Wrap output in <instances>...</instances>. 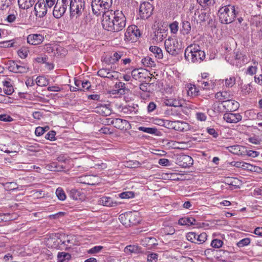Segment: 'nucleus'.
<instances>
[{"label": "nucleus", "mask_w": 262, "mask_h": 262, "mask_svg": "<svg viewBox=\"0 0 262 262\" xmlns=\"http://www.w3.org/2000/svg\"><path fill=\"white\" fill-rule=\"evenodd\" d=\"M102 25L108 31L119 32L125 27L126 18L122 11L112 10L103 15Z\"/></svg>", "instance_id": "nucleus-1"}, {"label": "nucleus", "mask_w": 262, "mask_h": 262, "mask_svg": "<svg viewBox=\"0 0 262 262\" xmlns=\"http://www.w3.org/2000/svg\"><path fill=\"white\" fill-rule=\"evenodd\" d=\"M205 58V52L196 45H191L185 50V58L188 61L201 62Z\"/></svg>", "instance_id": "nucleus-2"}, {"label": "nucleus", "mask_w": 262, "mask_h": 262, "mask_svg": "<svg viewBox=\"0 0 262 262\" xmlns=\"http://www.w3.org/2000/svg\"><path fill=\"white\" fill-rule=\"evenodd\" d=\"M237 14L235 6L228 5L222 7L219 10V17L222 24H228L233 22Z\"/></svg>", "instance_id": "nucleus-3"}, {"label": "nucleus", "mask_w": 262, "mask_h": 262, "mask_svg": "<svg viewBox=\"0 0 262 262\" xmlns=\"http://www.w3.org/2000/svg\"><path fill=\"white\" fill-rule=\"evenodd\" d=\"M113 0H92L91 6L94 14L98 16L105 15L112 6Z\"/></svg>", "instance_id": "nucleus-4"}, {"label": "nucleus", "mask_w": 262, "mask_h": 262, "mask_svg": "<svg viewBox=\"0 0 262 262\" xmlns=\"http://www.w3.org/2000/svg\"><path fill=\"white\" fill-rule=\"evenodd\" d=\"M164 46L166 51L172 56H176L182 52L181 45L176 39H166L165 41Z\"/></svg>", "instance_id": "nucleus-5"}, {"label": "nucleus", "mask_w": 262, "mask_h": 262, "mask_svg": "<svg viewBox=\"0 0 262 262\" xmlns=\"http://www.w3.org/2000/svg\"><path fill=\"white\" fill-rule=\"evenodd\" d=\"M84 8V0H72L70 5L71 15L77 17L82 14Z\"/></svg>", "instance_id": "nucleus-6"}, {"label": "nucleus", "mask_w": 262, "mask_h": 262, "mask_svg": "<svg viewBox=\"0 0 262 262\" xmlns=\"http://www.w3.org/2000/svg\"><path fill=\"white\" fill-rule=\"evenodd\" d=\"M140 36V31L136 26L128 27L124 34L125 39L132 42L136 41Z\"/></svg>", "instance_id": "nucleus-7"}, {"label": "nucleus", "mask_w": 262, "mask_h": 262, "mask_svg": "<svg viewBox=\"0 0 262 262\" xmlns=\"http://www.w3.org/2000/svg\"><path fill=\"white\" fill-rule=\"evenodd\" d=\"M186 238L188 241L192 243L201 244L204 243L206 241L207 235L205 232L198 235L195 232H190L187 234Z\"/></svg>", "instance_id": "nucleus-8"}, {"label": "nucleus", "mask_w": 262, "mask_h": 262, "mask_svg": "<svg viewBox=\"0 0 262 262\" xmlns=\"http://www.w3.org/2000/svg\"><path fill=\"white\" fill-rule=\"evenodd\" d=\"M153 7L151 4L148 2H144L140 5L139 13L142 19L148 18L152 13Z\"/></svg>", "instance_id": "nucleus-9"}, {"label": "nucleus", "mask_w": 262, "mask_h": 262, "mask_svg": "<svg viewBox=\"0 0 262 262\" xmlns=\"http://www.w3.org/2000/svg\"><path fill=\"white\" fill-rule=\"evenodd\" d=\"M48 8L44 0H38L34 6L35 15L40 18L43 17L46 15Z\"/></svg>", "instance_id": "nucleus-10"}, {"label": "nucleus", "mask_w": 262, "mask_h": 262, "mask_svg": "<svg viewBox=\"0 0 262 262\" xmlns=\"http://www.w3.org/2000/svg\"><path fill=\"white\" fill-rule=\"evenodd\" d=\"M222 104L226 112L234 111L239 107L238 102L231 99L223 100L222 102Z\"/></svg>", "instance_id": "nucleus-11"}, {"label": "nucleus", "mask_w": 262, "mask_h": 262, "mask_svg": "<svg viewBox=\"0 0 262 262\" xmlns=\"http://www.w3.org/2000/svg\"><path fill=\"white\" fill-rule=\"evenodd\" d=\"M44 40V37L41 34H32L27 37V42L31 45H38Z\"/></svg>", "instance_id": "nucleus-12"}, {"label": "nucleus", "mask_w": 262, "mask_h": 262, "mask_svg": "<svg viewBox=\"0 0 262 262\" xmlns=\"http://www.w3.org/2000/svg\"><path fill=\"white\" fill-rule=\"evenodd\" d=\"M210 13L206 11L205 10H197L194 13L195 16L198 15V19H196L198 23H201L209 20Z\"/></svg>", "instance_id": "nucleus-13"}, {"label": "nucleus", "mask_w": 262, "mask_h": 262, "mask_svg": "<svg viewBox=\"0 0 262 262\" xmlns=\"http://www.w3.org/2000/svg\"><path fill=\"white\" fill-rule=\"evenodd\" d=\"M242 118V116L238 113H225L224 115V120L230 123H236L240 121Z\"/></svg>", "instance_id": "nucleus-14"}, {"label": "nucleus", "mask_w": 262, "mask_h": 262, "mask_svg": "<svg viewBox=\"0 0 262 262\" xmlns=\"http://www.w3.org/2000/svg\"><path fill=\"white\" fill-rule=\"evenodd\" d=\"M111 124L116 128L121 130L123 129L124 128H127L129 125V122L127 120L120 118L113 119L111 121Z\"/></svg>", "instance_id": "nucleus-15"}, {"label": "nucleus", "mask_w": 262, "mask_h": 262, "mask_svg": "<svg viewBox=\"0 0 262 262\" xmlns=\"http://www.w3.org/2000/svg\"><path fill=\"white\" fill-rule=\"evenodd\" d=\"M193 160L192 158L188 155H184L180 157L179 165L184 168L189 167L192 165Z\"/></svg>", "instance_id": "nucleus-16"}, {"label": "nucleus", "mask_w": 262, "mask_h": 262, "mask_svg": "<svg viewBox=\"0 0 262 262\" xmlns=\"http://www.w3.org/2000/svg\"><path fill=\"white\" fill-rule=\"evenodd\" d=\"M66 10L67 9L61 5L60 2H57L54 6L53 14L57 18H60L64 14Z\"/></svg>", "instance_id": "nucleus-17"}, {"label": "nucleus", "mask_w": 262, "mask_h": 262, "mask_svg": "<svg viewBox=\"0 0 262 262\" xmlns=\"http://www.w3.org/2000/svg\"><path fill=\"white\" fill-rule=\"evenodd\" d=\"M173 129L179 132H186L190 129V125L186 122L174 121Z\"/></svg>", "instance_id": "nucleus-18"}, {"label": "nucleus", "mask_w": 262, "mask_h": 262, "mask_svg": "<svg viewBox=\"0 0 262 262\" xmlns=\"http://www.w3.org/2000/svg\"><path fill=\"white\" fill-rule=\"evenodd\" d=\"M185 90L187 95L191 97L198 95L199 92L198 89L191 83H189L186 85Z\"/></svg>", "instance_id": "nucleus-19"}, {"label": "nucleus", "mask_w": 262, "mask_h": 262, "mask_svg": "<svg viewBox=\"0 0 262 262\" xmlns=\"http://www.w3.org/2000/svg\"><path fill=\"white\" fill-rule=\"evenodd\" d=\"M125 83H116L115 88L110 91V93L112 94L123 95L125 94Z\"/></svg>", "instance_id": "nucleus-20"}, {"label": "nucleus", "mask_w": 262, "mask_h": 262, "mask_svg": "<svg viewBox=\"0 0 262 262\" xmlns=\"http://www.w3.org/2000/svg\"><path fill=\"white\" fill-rule=\"evenodd\" d=\"M70 196L71 198L75 200H83L85 198L84 193L80 190L73 188L72 189L70 192Z\"/></svg>", "instance_id": "nucleus-21"}, {"label": "nucleus", "mask_w": 262, "mask_h": 262, "mask_svg": "<svg viewBox=\"0 0 262 262\" xmlns=\"http://www.w3.org/2000/svg\"><path fill=\"white\" fill-rule=\"evenodd\" d=\"M196 221L193 217H184L179 219L178 224L182 226H190L196 224Z\"/></svg>", "instance_id": "nucleus-22"}, {"label": "nucleus", "mask_w": 262, "mask_h": 262, "mask_svg": "<svg viewBox=\"0 0 262 262\" xmlns=\"http://www.w3.org/2000/svg\"><path fill=\"white\" fill-rule=\"evenodd\" d=\"M123 55V53L122 52H115L113 54V56L105 57L104 58V61L108 63H115L119 59H120Z\"/></svg>", "instance_id": "nucleus-23"}, {"label": "nucleus", "mask_w": 262, "mask_h": 262, "mask_svg": "<svg viewBox=\"0 0 262 262\" xmlns=\"http://www.w3.org/2000/svg\"><path fill=\"white\" fill-rule=\"evenodd\" d=\"M161 84L160 92L164 95V94H171L174 91V88L171 85V83H159Z\"/></svg>", "instance_id": "nucleus-24"}, {"label": "nucleus", "mask_w": 262, "mask_h": 262, "mask_svg": "<svg viewBox=\"0 0 262 262\" xmlns=\"http://www.w3.org/2000/svg\"><path fill=\"white\" fill-rule=\"evenodd\" d=\"M36 0H17L19 8L29 9L33 6Z\"/></svg>", "instance_id": "nucleus-25"}, {"label": "nucleus", "mask_w": 262, "mask_h": 262, "mask_svg": "<svg viewBox=\"0 0 262 262\" xmlns=\"http://www.w3.org/2000/svg\"><path fill=\"white\" fill-rule=\"evenodd\" d=\"M149 50L157 59H162L163 58V51L160 48L157 46H150Z\"/></svg>", "instance_id": "nucleus-26"}, {"label": "nucleus", "mask_w": 262, "mask_h": 262, "mask_svg": "<svg viewBox=\"0 0 262 262\" xmlns=\"http://www.w3.org/2000/svg\"><path fill=\"white\" fill-rule=\"evenodd\" d=\"M100 204L107 207H113L117 205L116 202H114L113 199L108 196H103L99 201Z\"/></svg>", "instance_id": "nucleus-27"}, {"label": "nucleus", "mask_w": 262, "mask_h": 262, "mask_svg": "<svg viewBox=\"0 0 262 262\" xmlns=\"http://www.w3.org/2000/svg\"><path fill=\"white\" fill-rule=\"evenodd\" d=\"M127 218L129 219L130 226L135 225L139 223V220L137 219V213L136 212H128Z\"/></svg>", "instance_id": "nucleus-28"}, {"label": "nucleus", "mask_w": 262, "mask_h": 262, "mask_svg": "<svg viewBox=\"0 0 262 262\" xmlns=\"http://www.w3.org/2000/svg\"><path fill=\"white\" fill-rule=\"evenodd\" d=\"M142 245L145 246L151 247L158 245L157 239L153 237H145L142 240Z\"/></svg>", "instance_id": "nucleus-29"}, {"label": "nucleus", "mask_w": 262, "mask_h": 262, "mask_svg": "<svg viewBox=\"0 0 262 262\" xmlns=\"http://www.w3.org/2000/svg\"><path fill=\"white\" fill-rule=\"evenodd\" d=\"M141 62L145 67H146L152 68L156 66L155 61L151 57L149 56H147L142 58L141 60Z\"/></svg>", "instance_id": "nucleus-30"}, {"label": "nucleus", "mask_w": 262, "mask_h": 262, "mask_svg": "<svg viewBox=\"0 0 262 262\" xmlns=\"http://www.w3.org/2000/svg\"><path fill=\"white\" fill-rule=\"evenodd\" d=\"M229 151L235 155H243L244 151L241 149H244V147L238 145H235L233 146H230L229 147Z\"/></svg>", "instance_id": "nucleus-31"}, {"label": "nucleus", "mask_w": 262, "mask_h": 262, "mask_svg": "<svg viewBox=\"0 0 262 262\" xmlns=\"http://www.w3.org/2000/svg\"><path fill=\"white\" fill-rule=\"evenodd\" d=\"M182 32L183 34H188L191 31V25L190 23L186 20H183L182 25Z\"/></svg>", "instance_id": "nucleus-32"}, {"label": "nucleus", "mask_w": 262, "mask_h": 262, "mask_svg": "<svg viewBox=\"0 0 262 262\" xmlns=\"http://www.w3.org/2000/svg\"><path fill=\"white\" fill-rule=\"evenodd\" d=\"M127 212L121 214L119 216V220H120V222L125 227H130L129 219L127 218Z\"/></svg>", "instance_id": "nucleus-33"}, {"label": "nucleus", "mask_w": 262, "mask_h": 262, "mask_svg": "<svg viewBox=\"0 0 262 262\" xmlns=\"http://www.w3.org/2000/svg\"><path fill=\"white\" fill-rule=\"evenodd\" d=\"M164 103L167 106L174 107L182 106L181 101L176 99H167Z\"/></svg>", "instance_id": "nucleus-34"}, {"label": "nucleus", "mask_w": 262, "mask_h": 262, "mask_svg": "<svg viewBox=\"0 0 262 262\" xmlns=\"http://www.w3.org/2000/svg\"><path fill=\"white\" fill-rule=\"evenodd\" d=\"M20 12H19V20L21 21V22L23 24H25L27 22V17H28V9H23V8H19Z\"/></svg>", "instance_id": "nucleus-35"}, {"label": "nucleus", "mask_w": 262, "mask_h": 262, "mask_svg": "<svg viewBox=\"0 0 262 262\" xmlns=\"http://www.w3.org/2000/svg\"><path fill=\"white\" fill-rule=\"evenodd\" d=\"M71 257V255L68 253L64 252H58L57 255V261L63 262L66 259H70Z\"/></svg>", "instance_id": "nucleus-36"}, {"label": "nucleus", "mask_w": 262, "mask_h": 262, "mask_svg": "<svg viewBox=\"0 0 262 262\" xmlns=\"http://www.w3.org/2000/svg\"><path fill=\"white\" fill-rule=\"evenodd\" d=\"M45 49L47 53L51 54V55L56 56V51L58 50V48L56 46L53 47L51 45L48 44L45 46Z\"/></svg>", "instance_id": "nucleus-37"}, {"label": "nucleus", "mask_w": 262, "mask_h": 262, "mask_svg": "<svg viewBox=\"0 0 262 262\" xmlns=\"http://www.w3.org/2000/svg\"><path fill=\"white\" fill-rule=\"evenodd\" d=\"M56 195L58 199L60 201H64L66 199V195L63 189L61 187H58L56 190Z\"/></svg>", "instance_id": "nucleus-38"}, {"label": "nucleus", "mask_w": 262, "mask_h": 262, "mask_svg": "<svg viewBox=\"0 0 262 262\" xmlns=\"http://www.w3.org/2000/svg\"><path fill=\"white\" fill-rule=\"evenodd\" d=\"M138 251V247L135 245H128L124 248V252L127 254L136 253Z\"/></svg>", "instance_id": "nucleus-39"}, {"label": "nucleus", "mask_w": 262, "mask_h": 262, "mask_svg": "<svg viewBox=\"0 0 262 262\" xmlns=\"http://www.w3.org/2000/svg\"><path fill=\"white\" fill-rule=\"evenodd\" d=\"M154 83H141L140 84V89L143 92L152 93V89H150V84Z\"/></svg>", "instance_id": "nucleus-40"}, {"label": "nucleus", "mask_w": 262, "mask_h": 262, "mask_svg": "<svg viewBox=\"0 0 262 262\" xmlns=\"http://www.w3.org/2000/svg\"><path fill=\"white\" fill-rule=\"evenodd\" d=\"M159 258V255L156 253L150 252L147 255L148 262H157Z\"/></svg>", "instance_id": "nucleus-41"}, {"label": "nucleus", "mask_w": 262, "mask_h": 262, "mask_svg": "<svg viewBox=\"0 0 262 262\" xmlns=\"http://www.w3.org/2000/svg\"><path fill=\"white\" fill-rule=\"evenodd\" d=\"M198 3L203 7L213 6L215 0H197Z\"/></svg>", "instance_id": "nucleus-42"}, {"label": "nucleus", "mask_w": 262, "mask_h": 262, "mask_svg": "<svg viewBox=\"0 0 262 262\" xmlns=\"http://www.w3.org/2000/svg\"><path fill=\"white\" fill-rule=\"evenodd\" d=\"M138 129L140 131H142L144 133H147L150 134H155L157 132V129L153 127L140 126L138 128Z\"/></svg>", "instance_id": "nucleus-43"}, {"label": "nucleus", "mask_w": 262, "mask_h": 262, "mask_svg": "<svg viewBox=\"0 0 262 262\" xmlns=\"http://www.w3.org/2000/svg\"><path fill=\"white\" fill-rule=\"evenodd\" d=\"M11 83H3L4 91L6 94L11 95L13 92L14 89L10 84Z\"/></svg>", "instance_id": "nucleus-44"}, {"label": "nucleus", "mask_w": 262, "mask_h": 262, "mask_svg": "<svg viewBox=\"0 0 262 262\" xmlns=\"http://www.w3.org/2000/svg\"><path fill=\"white\" fill-rule=\"evenodd\" d=\"M28 50L26 47H22L17 51V54L21 58H25L28 54Z\"/></svg>", "instance_id": "nucleus-45"}, {"label": "nucleus", "mask_w": 262, "mask_h": 262, "mask_svg": "<svg viewBox=\"0 0 262 262\" xmlns=\"http://www.w3.org/2000/svg\"><path fill=\"white\" fill-rule=\"evenodd\" d=\"M135 196L134 193L132 191H126L121 193L119 196L121 199H129L133 198Z\"/></svg>", "instance_id": "nucleus-46"}, {"label": "nucleus", "mask_w": 262, "mask_h": 262, "mask_svg": "<svg viewBox=\"0 0 262 262\" xmlns=\"http://www.w3.org/2000/svg\"><path fill=\"white\" fill-rule=\"evenodd\" d=\"M229 95L226 92H217L215 94V97L216 99L220 100H225L228 98Z\"/></svg>", "instance_id": "nucleus-47"}, {"label": "nucleus", "mask_w": 262, "mask_h": 262, "mask_svg": "<svg viewBox=\"0 0 262 262\" xmlns=\"http://www.w3.org/2000/svg\"><path fill=\"white\" fill-rule=\"evenodd\" d=\"M7 65V69L9 71L16 73V65L14 61H9Z\"/></svg>", "instance_id": "nucleus-48"}, {"label": "nucleus", "mask_w": 262, "mask_h": 262, "mask_svg": "<svg viewBox=\"0 0 262 262\" xmlns=\"http://www.w3.org/2000/svg\"><path fill=\"white\" fill-rule=\"evenodd\" d=\"M223 242L221 239H214L212 241L211 246L215 248H219L223 245Z\"/></svg>", "instance_id": "nucleus-49"}, {"label": "nucleus", "mask_w": 262, "mask_h": 262, "mask_svg": "<svg viewBox=\"0 0 262 262\" xmlns=\"http://www.w3.org/2000/svg\"><path fill=\"white\" fill-rule=\"evenodd\" d=\"M250 243V239L249 238H245L241 239L237 243V246L241 248L248 245Z\"/></svg>", "instance_id": "nucleus-50"}, {"label": "nucleus", "mask_w": 262, "mask_h": 262, "mask_svg": "<svg viewBox=\"0 0 262 262\" xmlns=\"http://www.w3.org/2000/svg\"><path fill=\"white\" fill-rule=\"evenodd\" d=\"M103 248V246H95L88 251V253L90 254H95L99 252Z\"/></svg>", "instance_id": "nucleus-51"}, {"label": "nucleus", "mask_w": 262, "mask_h": 262, "mask_svg": "<svg viewBox=\"0 0 262 262\" xmlns=\"http://www.w3.org/2000/svg\"><path fill=\"white\" fill-rule=\"evenodd\" d=\"M48 167L51 171H58L59 169L62 168V167H60L59 168V166L57 164V163L53 162L51 163L50 164L48 165Z\"/></svg>", "instance_id": "nucleus-52"}, {"label": "nucleus", "mask_w": 262, "mask_h": 262, "mask_svg": "<svg viewBox=\"0 0 262 262\" xmlns=\"http://www.w3.org/2000/svg\"><path fill=\"white\" fill-rule=\"evenodd\" d=\"M234 166H235V167H238V168L242 167L244 169L249 168V166L252 167V165H251L248 163H242L241 162H235V164H234Z\"/></svg>", "instance_id": "nucleus-53"}, {"label": "nucleus", "mask_w": 262, "mask_h": 262, "mask_svg": "<svg viewBox=\"0 0 262 262\" xmlns=\"http://www.w3.org/2000/svg\"><path fill=\"white\" fill-rule=\"evenodd\" d=\"M178 23L177 21H174L172 24H171L169 26L171 32L172 33H176L178 31Z\"/></svg>", "instance_id": "nucleus-54"}, {"label": "nucleus", "mask_w": 262, "mask_h": 262, "mask_svg": "<svg viewBox=\"0 0 262 262\" xmlns=\"http://www.w3.org/2000/svg\"><path fill=\"white\" fill-rule=\"evenodd\" d=\"M251 85L250 83L241 85V86L242 91L245 94L250 93L251 90Z\"/></svg>", "instance_id": "nucleus-55"}, {"label": "nucleus", "mask_w": 262, "mask_h": 262, "mask_svg": "<svg viewBox=\"0 0 262 262\" xmlns=\"http://www.w3.org/2000/svg\"><path fill=\"white\" fill-rule=\"evenodd\" d=\"M150 88L152 90V93L155 91L160 92L161 90V84L159 83H154V84H150Z\"/></svg>", "instance_id": "nucleus-56"}, {"label": "nucleus", "mask_w": 262, "mask_h": 262, "mask_svg": "<svg viewBox=\"0 0 262 262\" xmlns=\"http://www.w3.org/2000/svg\"><path fill=\"white\" fill-rule=\"evenodd\" d=\"M0 120L4 122H11L13 119L7 114H2L0 115Z\"/></svg>", "instance_id": "nucleus-57"}, {"label": "nucleus", "mask_w": 262, "mask_h": 262, "mask_svg": "<svg viewBox=\"0 0 262 262\" xmlns=\"http://www.w3.org/2000/svg\"><path fill=\"white\" fill-rule=\"evenodd\" d=\"M119 73L115 71H113L112 72H110L108 71L107 76L105 78L110 79V80H112L114 79H115L116 77H118Z\"/></svg>", "instance_id": "nucleus-58"}, {"label": "nucleus", "mask_w": 262, "mask_h": 262, "mask_svg": "<svg viewBox=\"0 0 262 262\" xmlns=\"http://www.w3.org/2000/svg\"><path fill=\"white\" fill-rule=\"evenodd\" d=\"M56 132L54 130L50 131L46 135L45 138L49 140L52 141L55 140Z\"/></svg>", "instance_id": "nucleus-59"}, {"label": "nucleus", "mask_w": 262, "mask_h": 262, "mask_svg": "<svg viewBox=\"0 0 262 262\" xmlns=\"http://www.w3.org/2000/svg\"><path fill=\"white\" fill-rule=\"evenodd\" d=\"M256 68L254 66L249 67L246 71L247 75H249L250 76H252L253 75L256 73Z\"/></svg>", "instance_id": "nucleus-60"}, {"label": "nucleus", "mask_w": 262, "mask_h": 262, "mask_svg": "<svg viewBox=\"0 0 262 262\" xmlns=\"http://www.w3.org/2000/svg\"><path fill=\"white\" fill-rule=\"evenodd\" d=\"M46 130L42 127L38 126L36 128L35 134L37 136H40L45 133Z\"/></svg>", "instance_id": "nucleus-61"}, {"label": "nucleus", "mask_w": 262, "mask_h": 262, "mask_svg": "<svg viewBox=\"0 0 262 262\" xmlns=\"http://www.w3.org/2000/svg\"><path fill=\"white\" fill-rule=\"evenodd\" d=\"M108 72V70L106 69H102L98 71V75L100 77L106 78L107 76L106 74H107Z\"/></svg>", "instance_id": "nucleus-62"}, {"label": "nucleus", "mask_w": 262, "mask_h": 262, "mask_svg": "<svg viewBox=\"0 0 262 262\" xmlns=\"http://www.w3.org/2000/svg\"><path fill=\"white\" fill-rule=\"evenodd\" d=\"M164 126L169 129H173L174 121L166 120Z\"/></svg>", "instance_id": "nucleus-63"}, {"label": "nucleus", "mask_w": 262, "mask_h": 262, "mask_svg": "<svg viewBox=\"0 0 262 262\" xmlns=\"http://www.w3.org/2000/svg\"><path fill=\"white\" fill-rule=\"evenodd\" d=\"M207 130L209 134L212 135V136L214 138H216L219 135L218 133L213 128H208Z\"/></svg>", "instance_id": "nucleus-64"}]
</instances>
